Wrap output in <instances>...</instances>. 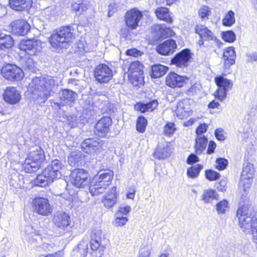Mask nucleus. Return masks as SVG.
<instances>
[{
	"label": "nucleus",
	"mask_w": 257,
	"mask_h": 257,
	"mask_svg": "<svg viewBox=\"0 0 257 257\" xmlns=\"http://www.w3.org/2000/svg\"><path fill=\"white\" fill-rule=\"evenodd\" d=\"M237 211L239 225L244 232L251 234L253 241L257 244V213H249L247 205L243 204Z\"/></svg>",
	"instance_id": "1"
},
{
	"label": "nucleus",
	"mask_w": 257,
	"mask_h": 257,
	"mask_svg": "<svg viewBox=\"0 0 257 257\" xmlns=\"http://www.w3.org/2000/svg\"><path fill=\"white\" fill-rule=\"evenodd\" d=\"M55 85V80L52 77H36L30 84L33 89L32 94L37 99H40L42 102H45L50 96Z\"/></svg>",
	"instance_id": "2"
},
{
	"label": "nucleus",
	"mask_w": 257,
	"mask_h": 257,
	"mask_svg": "<svg viewBox=\"0 0 257 257\" xmlns=\"http://www.w3.org/2000/svg\"><path fill=\"white\" fill-rule=\"evenodd\" d=\"M74 38L70 27H61L53 32L49 38V42L52 47L59 51L68 48Z\"/></svg>",
	"instance_id": "3"
},
{
	"label": "nucleus",
	"mask_w": 257,
	"mask_h": 257,
	"mask_svg": "<svg viewBox=\"0 0 257 257\" xmlns=\"http://www.w3.org/2000/svg\"><path fill=\"white\" fill-rule=\"evenodd\" d=\"M113 177V172L111 170L99 171L90 183V193L93 196L103 193L110 184Z\"/></svg>",
	"instance_id": "4"
},
{
	"label": "nucleus",
	"mask_w": 257,
	"mask_h": 257,
	"mask_svg": "<svg viewBox=\"0 0 257 257\" xmlns=\"http://www.w3.org/2000/svg\"><path fill=\"white\" fill-rule=\"evenodd\" d=\"M195 32L200 37L198 44L199 46L204 45V41L211 42L213 47H220L222 43L215 36L214 33L203 25H197L195 27Z\"/></svg>",
	"instance_id": "5"
},
{
	"label": "nucleus",
	"mask_w": 257,
	"mask_h": 257,
	"mask_svg": "<svg viewBox=\"0 0 257 257\" xmlns=\"http://www.w3.org/2000/svg\"><path fill=\"white\" fill-rule=\"evenodd\" d=\"M143 65L138 61L132 62L128 69V77L132 84L138 86L144 82Z\"/></svg>",
	"instance_id": "6"
},
{
	"label": "nucleus",
	"mask_w": 257,
	"mask_h": 257,
	"mask_svg": "<svg viewBox=\"0 0 257 257\" xmlns=\"http://www.w3.org/2000/svg\"><path fill=\"white\" fill-rule=\"evenodd\" d=\"M42 42L38 39L23 40L19 44V48L30 56H34L41 51Z\"/></svg>",
	"instance_id": "7"
},
{
	"label": "nucleus",
	"mask_w": 257,
	"mask_h": 257,
	"mask_svg": "<svg viewBox=\"0 0 257 257\" xmlns=\"http://www.w3.org/2000/svg\"><path fill=\"white\" fill-rule=\"evenodd\" d=\"M103 144V141L98 138H88L81 143V148L87 154L94 155L102 151Z\"/></svg>",
	"instance_id": "8"
},
{
	"label": "nucleus",
	"mask_w": 257,
	"mask_h": 257,
	"mask_svg": "<svg viewBox=\"0 0 257 257\" xmlns=\"http://www.w3.org/2000/svg\"><path fill=\"white\" fill-rule=\"evenodd\" d=\"M143 17V12L137 8H133L127 11L124 16V21L129 30L136 29Z\"/></svg>",
	"instance_id": "9"
},
{
	"label": "nucleus",
	"mask_w": 257,
	"mask_h": 257,
	"mask_svg": "<svg viewBox=\"0 0 257 257\" xmlns=\"http://www.w3.org/2000/svg\"><path fill=\"white\" fill-rule=\"evenodd\" d=\"M215 82L218 87L215 96L220 101H222L226 98L227 91L231 89L233 83L231 80L222 76L216 77Z\"/></svg>",
	"instance_id": "10"
},
{
	"label": "nucleus",
	"mask_w": 257,
	"mask_h": 257,
	"mask_svg": "<svg viewBox=\"0 0 257 257\" xmlns=\"http://www.w3.org/2000/svg\"><path fill=\"white\" fill-rule=\"evenodd\" d=\"M254 173L255 169L253 165L248 161L245 162L243 165L240 177V182L245 192L250 187Z\"/></svg>",
	"instance_id": "11"
},
{
	"label": "nucleus",
	"mask_w": 257,
	"mask_h": 257,
	"mask_svg": "<svg viewBox=\"0 0 257 257\" xmlns=\"http://www.w3.org/2000/svg\"><path fill=\"white\" fill-rule=\"evenodd\" d=\"M94 76L97 82L102 84L108 82L113 77L112 70L104 64L98 65L94 69Z\"/></svg>",
	"instance_id": "12"
},
{
	"label": "nucleus",
	"mask_w": 257,
	"mask_h": 257,
	"mask_svg": "<svg viewBox=\"0 0 257 257\" xmlns=\"http://www.w3.org/2000/svg\"><path fill=\"white\" fill-rule=\"evenodd\" d=\"M2 75L10 81H20L24 76L22 70L15 65L7 64L1 70Z\"/></svg>",
	"instance_id": "13"
},
{
	"label": "nucleus",
	"mask_w": 257,
	"mask_h": 257,
	"mask_svg": "<svg viewBox=\"0 0 257 257\" xmlns=\"http://www.w3.org/2000/svg\"><path fill=\"white\" fill-rule=\"evenodd\" d=\"M52 221L62 233L67 231L70 225L71 219L68 214L64 211H58L53 216Z\"/></svg>",
	"instance_id": "14"
},
{
	"label": "nucleus",
	"mask_w": 257,
	"mask_h": 257,
	"mask_svg": "<svg viewBox=\"0 0 257 257\" xmlns=\"http://www.w3.org/2000/svg\"><path fill=\"white\" fill-rule=\"evenodd\" d=\"M88 174L83 169H75L71 173V182L72 184L78 188H83L89 183L88 179Z\"/></svg>",
	"instance_id": "15"
},
{
	"label": "nucleus",
	"mask_w": 257,
	"mask_h": 257,
	"mask_svg": "<svg viewBox=\"0 0 257 257\" xmlns=\"http://www.w3.org/2000/svg\"><path fill=\"white\" fill-rule=\"evenodd\" d=\"M34 208L37 213L43 216L49 215L52 208L49 204V200L43 197L36 198L33 201Z\"/></svg>",
	"instance_id": "16"
},
{
	"label": "nucleus",
	"mask_w": 257,
	"mask_h": 257,
	"mask_svg": "<svg viewBox=\"0 0 257 257\" xmlns=\"http://www.w3.org/2000/svg\"><path fill=\"white\" fill-rule=\"evenodd\" d=\"M4 100L9 104H15L21 99L20 92L14 86L7 87L3 93Z\"/></svg>",
	"instance_id": "17"
},
{
	"label": "nucleus",
	"mask_w": 257,
	"mask_h": 257,
	"mask_svg": "<svg viewBox=\"0 0 257 257\" xmlns=\"http://www.w3.org/2000/svg\"><path fill=\"white\" fill-rule=\"evenodd\" d=\"M112 120L110 117H103L99 119L95 126V134L100 137H104L110 131Z\"/></svg>",
	"instance_id": "18"
},
{
	"label": "nucleus",
	"mask_w": 257,
	"mask_h": 257,
	"mask_svg": "<svg viewBox=\"0 0 257 257\" xmlns=\"http://www.w3.org/2000/svg\"><path fill=\"white\" fill-rule=\"evenodd\" d=\"M191 57L190 51L186 49L175 55L171 60V64L179 67H185L187 66Z\"/></svg>",
	"instance_id": "19"
},
{
	"label": "nucleus",
	"mask_w": 257,
	"mask_h": 257,
	"mask_svg": "<svg viewBox=\"0 0 257 257\" xmlns=\"http://www.w3.org/2000/svg\"><path fill=\"white\" fill-rule=\"evenodd\" d=\"M62 163L61 161L58 159H55L51 162V164L49 165L45 169V174L50 175V178H53L54 180L60 178L61 173L60 172L62 168Z\"/></svg>",
	"instance_id": "20"
},
{
	"label": "nucleus",
	"mask_w": 257,
	"mask_h": 257,
	"mask_svg": "<svg viewBox=\"0 0 257 257\" xmlns=\"http://www.w3.org/2000/svg\"><path fill=\"white\" fill-rule=\"evenodd\" d=\"M12 31L16 35L24 36L30 30V26L24 20H17L11 24Z\"/></svg>",
	"instance_id": "21"
},
{
	"label": "nucleus",
	"mask_w": 257,
	"mask_h": 257,
	"mask_svg": "<svg viewBox=\"0 0 257 257\" xmlns=\"http://www.w3.org/2000/svg\"><path fill=\"white\" fill-rule=\"evenodd\" d=\"M187 77L179 75L175 73H170L166 78V84L172 87H181L185 83Z\"/></svg>",
	"instance_id": "22"
},
{
	"label": "nucleus",
	"mask_w": 257,
	"mask_h": 257,
	"mask_svg": "<svg viewBox=\"0 0 257 257\" xmlns=\"http://www.w3.org/2000/svg\"><path fill=\"white\" fill-rule=\"evenodd\" d=\"M177 48L175 40L168 39L159 44L157 47V52L162 55H169L173 54Z\"/></svg>",
	"instance_id": "23"
},
{
	"label": "nucleus",
	"mask_w": 257,
	"mask_h": 257,
	"mask_svg": "<svg viewBox=\"0 0 257 257\" xmlns=\"http://www.w3.org/2000/svg\"><path fill=\"white\" fill-rule=\"evenodd\" d=\"M88 241L83 238L72 250L71 257H85L88 252Z\"/></svg>",
	"instance_id": "24"
},
{
	"label": "nucleus",
	"mask_w": 257,
	"mask_h": 257,
	"mask_svg": "<svg viewBox=\"0 0 257 257\" xmlns=\"http://www.w3.org/2000/svg\"><path fill=\"white\" fill-rule=\"evenodd\" d=\"M117 196L116 187L114 186L103 196L101 202L106 208H110L116 204Z\"/></svg>",
	"instance_id": "25"
},
{
	"label": "nucleus",
	"mask_w": 257,
	"mask_h": 257,
	"mask_svg": "<svg viewBox=\"0 0 257 257\" xmlns=\"http://www.w3.org/2000/svg\"><path fill=\"white\" fill-rule=\"evenodd\" d=\"M154 30L156 39H165L173 36L175 33L170 28H167L163 25H158L154 27Z\"/></svg>",
	"instance_id": "26"
},
{
	"label": "nucleus",
	"mask_w": 257,
	"mask_h": 257,
	"mask_svg": "<svg viewBox=\"0 0 257 257\" xmlns=\"http://www.w3.org/2000/svg\"><path fill=\"white\" fill-rule=\"evenodd\" d=\"M11 8L17 11L28 10L32 6V0H9Z\"/></svg>",
	"instance_id": "27"
},
{
	"label": "nucleus",
	"mask_w": 257,
	"mask_h": 257,
	"mask_svg": "<svg viewBox=\"0 0 257 257\" xmlns=\"http://www.w3.org/2000/svg\"><path fill=\"white\" fill-rule=\"evenodd\" d=\"M235 52L233 47H230L224 50L223 55L224 66L225 68H229L235 63Z\"/></svg>",
	"instance_id": "28"
},
{
	"label": "nucleus",
	"mask_w": 257,
	"mask_h": 257,
	"mask_svg": "<svg viewBox=\"0 0 257 257\" xmlns=\"http://www.w3.org/2000/svg\"><path fill=\"white\" fill-rule=\"evenodd\" d=\"M171 149L168 142L158 145L154 155L159 159H164L168 157L171 154Z\"/></svg>",
	"instance_id": "29"
},
{
	"label": "nucleus",
	"mask_w": 257,
	"mask_h": 257,
	"mask_svg": "<svg viewBox=\"0 0 257 257\" xmlns=\"http://www.w3.org/2000/svg\"><path fill=\"white\" fill-rule=\"evenodd\" d=\"M192 100L190 99H185L178 102L177 106V113L185 115L184 113H188L192 111Z\"/></svg>",
	"instance_id": "30"
},
{
	"label": "nucleus",
	"mask_w": 257,
	"mask_h": 257,
	"mask_svg": "<svg viewBox=\"0 0 257 257\" xmlns=\"http://www.w3.org/2000/svg\"><path fill=\"white\" fill-rule=\"evenodd\" d=\"M77 96L74 91L68 89H62L59 93L60 99L70 105L75 101Z\"/></svg>",
	"instance_id": "31"
},
{
	"label": "nucleus",
	"mask_w": 257,
	"mask_h": 257,
	"mask_svg": "<svg viewBox=\"0 0 257 257\" xmlns=\"http://www.w3.org/2000/svg\"><path fill=\"white\" fill-rule=\"evenodd\" d=\"M54 179L50 178V175L45 174V170L41 174L38 175L34 181V184L40 187H45L52 183Z\"/></svg>",
	"instance_id": "32"
},
{
	"label": "nucleus",
	"mask_w": 257,
	"mask_h": 257,
	"mask_svg": "<svg viewBox=\"0 0 257 257\" xmlns=\"http://www.w3.org/2000/svg\"><path fill=\"white\" fill-rule=\"evenodd\" d=\"M28 158L33 161L42 163L45 160V156L42 149L39 146H37L30 152Z\"/></svg>",
	"instance_id": "33"
},
{
	"label": "nucleus",
	"mask_w": 257,
	"mask_h": 257,
	"mask_svg": "<svg viewBox=\"0 0 257 257\" xmlns=\"http://www.w3.org/2000/svg\"><path fill=\"white\" fill-rule=\"evenodd\" d=\"M158 102L157 100H153L146 103H139L136 106V108L142 113L153 111L158 106Z\"/></svg>",
	"instance_id": "34"
},
{
	"label": "nucleus",
	"mask_w": 257,
	"mask_h": 257,
	"mask_svg": "<svg viewBox=\"0 0 257 257\" xmlns=\"http://www.w3.org/2000/svg\"><path fill=\"white\" fill-rule=\"evenodd\" d=\"M218 199V194L215 190L211 189H205L201 195V200L204 203H211L214 200Z\"/></svg>",
	"instance_id": "35"
},
{
	"label": "nucleus",
	"mask_w": 257,
	"mask_h": 257,
	"mask_svg": "<svg viewBox=\"0 0 257 257\" xmlns=\"http://www.w3.org/2000/svg\"><path fill=\"white\" fill-rule=\"evenodd\" d=\"M101 234V231L99 230H94L92 231L90 243L92 250H96L100 247Z\"/></svg>",
	"instance_id": "36"
},
{
	"label": "nucleus",
	"mask_w": 257,
	"mask_h": 257,
	"mask_svg": "<svg viewBox=\"0 0 257 257\" xmlns=\"http://www.w3.org/2000/svg\"><path fill=\"white\" fill-rule=\"evenodd\" d=\"M14 44V41L11 36L0 34V50L9 49L13 46Z\"/></svg>",
	"instance_id": "37"
},
{
	"label": "nucleus",
	"mask_w": 257,
	"mask_h": 257,
	"mask_svg": "<svg viewBox=\"0 0 257 257\" xmlns=\"http://www.w3.org/2000/svg\"><path fill=\"white\" fill-rule=\"evenodd\" d=\"M41 163L40 162L33 161L32 159L28 158L26 159L23 164V168L27 173H31L32 172H35L39 169L41 166Z\"/></svg>",
	"instance_id": "38"
},
{
	"label": "nucleus",
	"mask_w": 257,
	"mask_h": 257,
	"mask_svg": "<svg viewBox=\"0 0 257 257\" xmlns=\"http://www.w3.org/2000/svg\"><path fill=\"white\" fill-rule=\"evenodd\" d=\"M157 18L160 20L171 23L173 21L170 15L169 9L165 7L158 8L155 11Z\"/></svg>",
	"instance_id": "39"
},
{
	"label": "nucleus",
	"mask_w": 257,
	"mask_h": 257,
	"mask_svg": "<svg viewBox=\"0 0 257 257\" xmlns=\"http://www.w3.org/2000/svg\"><path fill=\"white\" fill-rule=\"evenodd\" d=\"M208 141L204 136H198L196 139L195 152L198 154H201L205 149Z\"/></svg>",
	"instance_id": "40"
},
{
	"label": "nucleus",
	"mask_w": 257,
	"mask_h": 257,
	"mask_svg": "<svg viewBox=\"0 0 257 257\" xmlns=\"http://www.w3.org/2000/svg\"><path fill=\"white\" fill-rule=\"evenodd\" d=\"M168 70L167 66L160 64L154 65L152 67L151 76L154 78H158L166 74Z\"/></svg>",
	"instance_id": "41"
},
{
	"label": "nucleus",
	"mask_w": 257,
	"mask_h": 257,
	"mask_svg": "<svg viewBox=\"0 0 257 257\" xmlns=\"http://www.w3.org/2000/svg\"><path fill=\"white\" fill-rule=\"evenodd\" d=\"M81 153L80 152L74 151L72 152L68 159V162L70 165L73 167L78 166L79 163L81 160Z\"/></svg>",
	"instance_id": "42"
},
{
	"label": "nucleus",
	"mask_w": 257,
	"mask_h": 257,
	"mask_svg": "<svg viewBox=\"0 0 257 257\" xmlns=\"http://www.w3.org/2000/svg\"><path fill=\"white\" fill-rule=\"evenodd\" d=\"M203 166L200 164L191 166L187 169V175L191 178H195L198 176Z\"/></svg>",
	"instance_id": "43"
},
{
	"label": "nucleus",
	"mask_w": 257,
	"mask_h": 257,
	"mask_svg": "<svg viewBox=\"0 0 257 257\" xmlns=\"http://www.w3.org/2000/svg\"><path fill=\"white\" fill-rule=\"evenodd\" d=\"M215 206L218 214H224L229 208V203L227 200L223 199L217 203Z\"/></svg>",
	"instance_id": "44"
},
{
	"label": "nucleus",
	"mask_w": 257,
	"mask_h": 257,
	"mask_svg": "<svg viewBox=\"0 0 257 257\" xmlns=\"http://www.w3.org/2000/svg\"><path fill=\"white\" fill-rule=\"evenodd\" d=\"M235 23L234 13L232 11H229L225 16L222 24L225 26H231Z\"/></svg>",
	"instance_id": "45"
},
{
	"label": "nucleus",
	"mask_w": 257,
	"mask_h": 257,
	"mask_svg": "<svg viewBox=\"0 0 257 257\" xmlns=\"http://www.w3.org/2000/svg\"><path fill=\"white\" fill-rule=\"evenodd\" d=\"M147 125V119L144 116H139L138 118L136 124L137 130L139 132L143 133L145 131Z\"/></svg>",
	"instance_id": "46"
},
{
	"label": "nucleus",
	"mask_w": 257,
	"mask_h": 257,
	"mask_svg": "<svg viewBox=\"0 0 257 257\" xmlns=\"http://www.w3.org/2000/svg\"><path fill=\"white\" fill-rule=\"evenodd\" d=\"M176 130L174 123L172 122H167L164 126V133L165 135L170 136L172 135Z\"/></svg>",
	"instance_id": "47"
},
{
	"label": "nucleus",
	"mask_w": 257,
	"mask_h": 257,
	"mask_svg": "<svg viewBox=\"0 0 257 257\" xmlns=\"http://www.w3.org/2000/svg\"><path fill=\"white\" fill-rule=\"evenodd\" d=\"M199 17L202 19H208V17L211 14L210 8L206 6H202L198 11Z\"/></svg>",
	"instance_id": "48"
},
{
	"label": "nucleus",
	"mask_w": 257,
	"mask_h": 257,
	"mask_svg": "<svg viewBox=\"0 0 257 257\" xmlns=\"http://www.w3.org/2000/svg\"><path fill=\"white\" fill-rule=\"evenodd\" d=\"M45 14L48 19H54L58 14L57 8L55 6L48 7L45 9Z\"/></svg>",
	"instance_id": "49"
},
{
	"label": "nucleus",
	"mask_w": 257,
	"mask_h": 257,
	"mask_svg": "<svg viewBox=\"0 0 257 257\" xmlns=\"http://www.w3.org/2000/svg\"><path fill=\"white\" fill-rule=\"evenodd\" d=\"M219 173L212 170H208L205 171V177L209 181H215L219 178Z\"/></svg>",
	"instance_id": "50"
},
{
	"label": "nucleus",
	"mask_w": 257,
	"mask_h": 257,
	"mask_svg": "<svg viewBox=\"0 0 257 257\" xmlns=\"http://www.w3.org/2000/svg\"><path fill=\"white\" fill-rule=\"evenodd\" d=\"M215 168L218 170H224L227 165V160L224 158H219L216 160Z\"/></svg>",
	"instance_id": "51"
},
{
	"label": "nucleus",
	"mask_w": 257,
	"mask_h": 257,
	"mask_svg": "<svg viewBox=\"0 0 257 257\" xmlns=\"http://www.w3.org/2000/svg\"><path fill=\"white\" fill-rule=\"evenodd\" d=\"M222 38L225 41L231 43L235 41V35L233 32L228 31L223 33Z\"/></svg>",
	"instance_id": "52"
},
{
	"label": "nucleus",
	"mask_w": 257,
	"mask_h": 257,
	"mask_svg": "<svg viewBox=\"0 0 257 257\" xmlns=\"http://www.w3.org/2000/svg\"><path fill=\"white\" fill-rule=\"evenodd\" d=\"M116 217L114 221V225L117 226H122L128 221V219L126 217H124L121 215H116Z\"/></svg>",
	"instance_id": "53"
},
{
	"label": "nucleus",
	"mask_w": 257,
	"mask_h": 257,
	"mask_svg": "<svg viewBox=\"0 0 257 257\" xmlns=\"http://www.w3.org/2000/svg\"><path fill=\"white\" fill-rule=\"evenodd\" d=\"M201 85L198 83H195L187 90L186 93L189 95H193L200 91Z\"/></svg>",
	"instance_id": "54"
},
{
	"label": "nucleus",
	"mask_w": 257,
	"mask_h": 257,
	"mask_svg": "<svg viewBox=\"0 0 257 257\" xmlns=\"http://www.w3.org/2000/svg\"><path fill=\"white\" fill-rule=\"evenodd\" d=\"M131 208L128 205L121 206L119 207L118 211L116 212V215L123 216L126 215L131 211Z\"/></svg>",
	"instance_id": "55"
},
{
	"label": "nucleus",
	"mask_w": 257,
	"mask_h": 257,
	"mask_svg": "<svg viewBox=\"0 0 257 257\" xmlns=\"http://www.w3.org/2000/svg\"><path fill=\"white\" fill-rule=\"evenodd\" d=\"M71 9L73 11L75 12L79 11L80 10L82 11L86 10L87 8L84 4L82 3H73L71 5Z\"/></svg>",
	"instance_id": "56"
},
{
	"label": "nucleus",
	"mask_w": 257,
	"mask_h": 257,
	"mask_svg": "<svg viewBox=\"0 0 257 257\" xmlns=\"http://www.w3.org/2000/svg\"><path fill=\"white\" fill-rule=\"evenodd\" d=\"M225 132L221 128H217L215 131V136L216 139L219 141H224L225 139Z\"/></svg>",
	"instance_id": "57"
},
{
	"label": "nucleus",
	"mask_w": 257,
	"mask_h": 257,
	"mask_svg": "<svg viewBox=\"0 0 257 257\" xmlns=\"http://www.w3.org/2000/svg\"><path fill=\"white\" fill-rule=\"evenodd\" d=\"M125 54L127 56L138 57L141 56L143 53L136 48H132L127 49L125 52Z\"/></svg>",
	"instance_id": "58"
},
{
	"label": "nucleus",
	"mask_w": 257,
	"mask_h": 257,
	"mask_svg": "<svg viewBox=\"0 0 257 257\" xmlns=\"http://www.w3.org/2000/svg\"><path fill=\"white\" fill-rule=\"evenodd\" d=\"M208 126L205 123L201 124L196 129V135L198 136H203V134L206 132Z\"/></svg>",
	"instance_id": "59"
},
{
	"label": "nucleus",
	"mask_w": 257,
	"mask_h": 257,
	"mask_svg": "<svg viewBox=\"0 0 257 257\" xmlns=\"http://www.w3.org/2000/svg\"><path fill=\"white\" fill-rule=\"evenodd\" d=\"M150 249L148 247L141 248L138 257H150Z\"/></svg>",
	"instance_id": "60"
},
{
	"label": "nucleus",
	"mask_w": 257,
	"mask_h": 257,
	"mask_svg": "<svg viewBox=\"0 0 257 257\" xmlns=\"http://www.w3.org/2000/svg\"><path fill=\"white\" fill-rule=\"evenodd\" d=\"M247 57V61L252 62L257 61V52L248 53L246 54Z\"/></svg>",
	"instance_id": "61"
},
{
	"label": "nucleus",
	"mask_w": 257,
	"mask_h": 257,
	"mask_svg": "<svg viewBox=\"0 0 257 257\" xmlns=\"http://www.w3.org/2000/svg\"><path fill=\"white\" fill-rule=\"evenodd\" d=\"M198 161V157L194 154H192L190 155H189L187 160V163L188 164H193Z\"/></svg>",
	"instance_id": "62"
},
{
	"label": "nucleus",
	"mask_w": 257,
	"mask_h": 257,
	"mask_svg": "<svg viewBox=\"0 0 257 257\" xmlns=\"http://www.w3.org/2000/svg\"><path fill=\"white\" fill-rule=\"evenodd\" d=\"M116 11L115 4L114 3H110L108 6V17H110Z\"/></svg>",
	"instance_id": "63"
},
{
	"label": "nucleus",
	"mask_w": 257,
	"mask_h": 257,
	"mask_svg": "<svg viewBox=\"0 0 257 257\" xmlns=\"http://www.w3.org/2000/svg\"><path fill=\"white\" fill-rule=\"evenodd\" d=\"M136 191V190L135 187H132L130 188L126 194V197L128 199H133L135 197Z\"/></svg>",
	"instance_id": "64"
}]
</instances>
